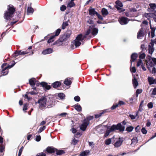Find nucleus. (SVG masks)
Listing matches in <instances>:
<instances>
[{"instance_id": "bb28decb", "label": "nucleus", "mask_w": 156, "mask_h": 156, "mask_svg": "<svg viewBox=\"0 0 156 156\" xmlns=\"http://www.w3.org/2000/svg\"><path fill=\"white\" fill-rule=\"evenodd\" d=\"M55 152L56 154L57 155H60L63 154L65 153V152L63 150H58L57 149H56Z\"/></svg>"}, {"instance_id": "dca6fc26", "label": "nucleus", "mask_w": 156, "mask_h": 156, "mask_svg": "<svg viewBox=\"0 0 156 156\" xmlns=\"http://www.w3.org/2000/svg\"><path fill=\"white\" fill-rule=\"evenodd\" d=\"M40 84L43 87L47 90H49L50 89V85H48L47 83L45 82H41Z\"/></svg>"}, {"instance_id": "4be33fe9", "label": "nucleus", "mask_w": 156, "mask_h": 156, "mask_svg": "<svg viewBox=\"0 0 156 156\" xmlns=\"http://www.w3.org/2000/svg\"><path fill=\"white\" fill-rule=\"evenodd\" d=\"M90 15L91 16H93L95 14H96L97 12L95 11L94 9L91 8L89 10Z\"/></svg>"}, {"instance_id": "ea45409f", "label": "nucleus", "mask_w": 156, "mask_h": 156, "mask_svg": "<svg viewBox=\"0 0 156 156\" xmlns=\"http://www.w3.org/2000/svg\"><path fill=\"white\" fill-rule=\"evenodd\" d=\"M78 142V140L75 139V138H73L71 142V144L73 145H75Z\"/></svg>"}, {"instance_id": "5fc2aeb1", "label": "nucleus", "mask_w": 156, "mask_h": 156, "mask_svg": "<svg viewBox=\"0 0 156 156\" xmlns=\"http://www.w3.org/2000/svg\"><path fill=\"white\" fill-rule=\"evenodd\" d=\"M142 92V90L138 89L136 92V94H137V95H138L139 94L141 93Z\"/></svg>"}, {"instance_id": "39448f33", "label": "nucleus", "mask_w": 156, "mask_h": 156, "mask_svg": "<svg viewBox=\"0 0 156 156\" xmlns=\"http://www.w3.org/2000/svg\"><path fill=\"white\" fill-rule=\"evenodd\" d=\"M150 67H148V69L152 74H155L156 73V69L155 65L156 64V58H152L150 59L148 62Z\"/></svg>"}, {"instance_id": "393cba45", "label": "nucleus", "mask_w": 156, "mask_h": 156, "mask_svg": "<svg viewBox=\"0 0 156 156\" xmlns=\"http://www.w3.org/2000/svg\"><path fill=\"white\" fill-rule=\"evenodd\" d=\"M89 150H86L82 152L80 154V156H86L87 155L90 153Z\"/></svg>"}, {"instance_id": "f03ea898", "label": "nucleus", "mask_w": 156, "mask_h": 156, "mask_svg": "<svg viewBox=\"0 0 156 156\" xmlns=\"http://www.w3.org/2000/svg\"><path fill=\"white\" fill-rule=\"evenodd\" d=\"M125 127L122 126L121 123H119L117 125H113L110 128V129H107L104 135L105 137H107L111 132L115 130H119L120 132H123L125 129Z\"/></svg>"}, {"instance_id": "5701e85b", "label": "nucleus", "mask_w": 156, "mask_h": 156, "mask_svg": "<svg viewBox=\"0 0 156 156\" xmlns=\"http://www.w3.org/2000/svg\"><path fill=\"white\" fill-rule=\"evenodd\" d=\"M133 83L135 88L138 85V83L137 81V80L135 77H133Z\"/></svg>"}, {"instance_id": "6ab92c4d", "label": "nucleus", "mask_w": 156, "mask_h": 156, "mask_svg": "<svg viewBox=\"0 0 156 156\" xmlns=\"http://www.w3.org/2000/svg\"><path fill=\"white\" fill-rule=\"evenodd\" d=\"M71 80V79L69 78H66L64 81V83L67 86L71 85L72 83Z\"/></svg>"}, {"instance_id": "a19ab883", "label": "nucleus", "mask_w": 156, "mask_h": 156, "mask_svg": "<svg viewBox=\"0 0 156 156\" xmlns=\"http://www.w3.org/2000/svg\"><path fill=\"white\" fill-rule=\"evenodd\" d=\"M61 30L60 29H57L56 31L55 35L54 36H55V37L58 36L60 33Z\"/></svg>"}, {"instance_id": "79ce46f5", "label": "nucleus", "mask_w": 156, "mask_h": 156, "mask_svg": "<svg viewBox=\"0 0 156 156\" xmlns=\"http://www.w3.org/2000/svg\"><path fill=\"white\" fill-rule=\"evenodd\" d=\"M19 55H20L19 54V51H16L12 54V56L13 57L16 58Z\"/></svg>"}, {"instance_id": "20e7f679", "label": "nucleus", "mask_w": 156, "mask_h": 156, "mask_svg": "<svg viewBox=\"0 0 156 156\" xmlns=\"http://www.w3.org/2000/svg\"><path fill=\"white\" fill-rule=\"evenodd\" d=\"M150 8L148 9V11L151 12L150 13L147 14L149 16H151L153 17L154 21L156 22V5L155 4L151 3L149 4Z\"/></svg>"}, {"instance_id": "423d86ee", "label": "nucleus", "mask_w": 156, "mask_h": 156, "mask_svg": "<svg viewBox=\"0 0 156 156\" xmlns=\"http://www.w3.org/2000/svg\"><path fill=\"white\" fill-rule=\"evenodd\" d=\"M15 64V63H14L11 65L7 66L6 63L3 64L2 66V75L5 76L9 72L8 69L12 68L14 66Z\"/></svg>"}, {"instance_id": "f704fd0d", "label": "nucleus", "mask_w": 156, "mask_h": 156, "mask_svg": "<svg viewBox=\"0 0 156 156\" xmlns=\"http://www.w3.org/2000/svg\"><path fill=\"white\" fill-rule=\"evenodd\" d=\"M133 129V127L132 126H129L127 127L126 129V130L128 132H131Z\"/></svg>"}, {"instance_id": "6e6552de", "label": "nucleus", "mask_w": 156, "mask_h": 156, "mask_svg": "<svg viewBox=\"0 0 156 156\" xmlns=\"http://www.w3.org/2000/svg\"><path fill=\"white\" fill-rule=\"evenodd\" d=\"M89 122L87 120H84L82 124L80 126V129L83 131H84L88 125Z\"/></svg>"}, {"instance_id": "680f3d73", "label": "nucleus", "mask_w": 156, "mask_h": 156, "mask_svg": "<svg viewBox=\"0 0 156 156\" xmlns=\"http://www.w3.org/2000/svg\"><path fill=\"white\" fill-rule=\"evenodd\" d=\"M96 15L97 16L99 19L101 20H103V18L101 15L98 13H97V14Z\"/></svg>"}, {"instance_id": "7ed1b4c3", "label": "nucleus", "mask_w": 156, "mask_h": 156, "mask_svg": "<svg viewBox=\"0 0 156 156\" xmlns=\"http://www.w3.org/2000/svg\"><path fill=\"white\" fill-rule=\"evenodd\" d=\"M15 11V9L13 6L9 5L8 6L7 11L4 13V18L7 20H9L12 17V15Z\"/></svg>"}, {"instance_id": "0e129e2a", "label": "nucleus", "mask_w": 156, "mask_h": 156, "mask_svg": "<svg viewBox=\"0 0 156 156\" xmlns=\"http://www.w3.org/2000/svg\"><path fill=\"white\" fill-rule=\"evenodd\" d=\"M124 104H125V103L124 102H123L122 101H120L119 102V103H118V105H124Z\"/></svg>"}, {"instance_id": "9d476101", "label": "nucleus", "mask_w": 156, "mask_h": 156, "mask_svg": "<svg viewBox=\"0 0 156 156\" xmlns=\"http://www.w3.org/2000/svg\"><path fill=\"white\" fill-rule=\"evenodd\" d=\"M123 141V140L121 138H119L116 141L114 144V146L116 147H120Z\"/></svg>"}, {"instance_id": "bf43d9fd", "label": "nucleus", "mask_w": 156, "mask_h": 156, "mask_svg": "<svg viewBox=\"0 0 156 156\" xmlns=\"http://www.w3.org/2000/svg\"><path fill=\"white\" fill-rule=\"evenodd\" d=\"M141 49H142V51H144L146 49V48L144 44H142L141 45Z\"/></svg>"}, {"instance_id": "603ef678", "label": "nucleus", "mask_w": 156, "mask_h": 156, "mask_svg": "<svg viewBox=\"0 0 156 156\" xmlns=\"http://www.w3.org/2000/svg\"><path fill=\"white\" fill-rule=\"evenodd\" d=\"M4 147L3 145H1L0 146V152H2L3 151Z\"/></svg>"}, {"instance_id": "f8f14e48", "label": "nucleus", "mask_w": 156, "mask_h": 156, "mask_svg": "<svg viewBox=\"0 0 156 156\" xmlns=\"http://www.w3.org/2000/svg\"><path fill=\"white\" fill-rule=\"evenodd\" d=\"M144 36V30L142 28L140 29L137 33V38L140 39Z\"/></svg>"}, {"instance_id": "2f4dec72", "label": "nucleus", "mask_w": 156, "mask_h": 156, "mask_svg": "<svg viewBox=\"0 0 156 156\" xmlns=\"http://www.w3.org/2000/svg\"><path fill=\"white\" fill-rule=\"evenodd\" d=\"M75 5L73 1H71L67 5V7L72 8Z\"/></svg>"}, {"instance_id": "a18cd8bd", "label": "nucleus", "mask_w": 156, "mask_h": 156, "mask_svg": "<svg viewBox=\"0 0 156 156\" xmlns=\"http://www.w3.org/2000/svg\"><path fill=\"white\" fill-rule=\"evenodd\" d=\"M147 107L149 108H151L153 107V103L152 102H150L147 104Z\"/></svg>"}, {"instance_id": "09e8293b", "label": "nucleus", "mask_w": 156, "mask_h": 156, "mask_svg": "<svg viewBox=\"0 0 156 156\" xmlns=\"http://www.w3.org/2000/svg\"><path fill=\"white\" fill-rule=\"evenodd\" d=\"M66 9V7L64 5H62L60 7V10L62 11H65Z\"/></svg>"}, {"instance_id": "f3484780", "label": "nucleus", "mask_w": 156, "mask_h": 156, "mask_svg": "<svg viewBox=\"0 0 156 156\" xmlns=\"http://www.w3.org/2000/svg\"><path fill=\"white\" fill-rule=\"evenodd\" d=\"M115 3L117 5L116 6V8L118 10L119 9L120 7H122L123 6L121 2L119 0L115 2Z\"/></svg>"}, {"instance_id": "aec40b11", "label": "nucleus", "mask_w": 156, "mask_h": 156, "mask_svg": "<svg viewBox=\"0 0 156 156\" xmlns=\"http://www.w3.org/2000/svg\"><path fill=\"white\" fill-rule=\"evenodd\" d=\"M137 57V55L135 53H134L131 55V63H132V62H134L136 60Z\"/></svg>"}, {"instance_id": "e2e57ef3", "label": "nucleus", "mask_w": 156, "mask_h": 156, "mask_svg": "<svg viewBox=\"0 0 156 156\" xmlns=\"http://www.w3.org/2000/svg\"><path fill=\"white\" fill-rule=\"evenodd\" d=\"M27 109V105H25L23 107V111H25Z\"/></svg>"}, {"instance_id": "473e14b6", "label": "nucleus", "mask_w": 156, "mask_h": 156, "mask_svg": "<svg viewBox=\"0 0 156 156\" xmlns=\"http://www.w3.org/2000/svg\"><path fill=\"white\" fill-rule=\"evenodd\" d=\"M106 112V110H104L103 111V112L102 113H99V114H98L95 115V118H99V117H100L101 115L102 114H103L104 113H105Z\"/></svg>"}, {"instance_id": "4d7b16f0", "label": "nucleus", "mask_w": 156, "mask_h": 156, "mask_svg": "<svg viewBox=\"0 0 156 156\" xmlns=\"http://www.w3.org/2000/svg\"><path fill=\"white\" fill-rule=\"evenodd\" d=\"M156 94V87L154 88L151 93V95H155Z\"/></svg>"}, {"instance_id": "9b49d317", "label": "nucleus", "mask_w": 156, "mask_h": 156, "mask_svg": "<svg viewBox=\"0 0 156 156\" xmlns=\"http://www.w3.org/2000/svg\"><path fill=\"white\" fill-rule=\"evenodd\" d=\"M155 43L154 41L152 40H151V45H149V48L148 49L149 53L151 54L154 50L153 46L154 45V44Z\"/></svg>"}, {"instance_id": "a878e982", "label": "nucleus", "mask_w": 156, "mask_h": 156, "mask_svg": "<svg viewBox=\"0 0 156 156\" xmlns=\"http://www.w3.org/2000/svg\"><path fill=\"white\" fill-rule=\"evenodd\" d=\"M150 27H151V37L153 38L155 36L154 33H155V28L154 27H152L151 26V24H150Z\"/></svg>"}, {"instance_id": "6e6d98bb", "label": "nucleus", "mask_w": 156, "mask_h": 156, "mask_svg": "<svg viewBox=\"0 0 156 156\" xmlns=\"http://www.w3.org/2000/svg\"><path fill=\"white\" fill-rule=\"evenodd\" d=\"M130 70L131 72L135 73L136 72V69L134 67L130 68Z\"/></svg>"}, {"instance_id": "c756f323", "label": "nucleus", "mask_w": 156, "mask_h": 156, "mask_svg": "<svg viewBox=\"0 0 156 156\" xmlns=\"http://www.w3.org/2000/svg\"><path fill=\"white\" fill-rule=\"evenodd\" d=\"M75 108L78 111L80 112L81 111L82 108L80 105H76L75 106Z\"/></svg>"}, {"instance_id": "cd10ccee", "label": "nucleus", "mask_w": 156, "mask_h": 156, "mask_svg": "<svg viewBox=\"0 0 156 156\" xmlns=\"http://www.w3.org/2000/svg\"><path fill=\"white\" fill-rule=\"evenodd\" d=\"M101 12L102 14L104 16H105L108 15V12L107 11V9L105 8H103L101 10Z\"/></svg>"}, {"instance_id": "69168bd1", "label": "nucleus", "mask_w": 156, "mask_h": 156, "mask_svg": "<svg viewBox=\"0 0 156 156\" xmlns=\"http://www.w3.org/2000/svg\"><path fill=\"white\" fill-rule=\"evenodd\" d=\"M66 114H67L66 113L64 112V113H62L59 114L58 115L59 116H65L66 115Z\"/></svg>"}, {"instance_id": "58836bf2", "label": "nucleus", "mask_w": 156, "mask_h": 156, "mask_svg": "<svg viewBox=\"0 0 156 156\" xmlns=\"http://www.w3.org/2000/svg\"><path fill=\"white\" fill-rule=\"evenodd\" d=\"M143 65V63L142 62V61L141 59H140L137 62V66L138 67L140 66H142Z\"/></svg>"}, {"instance_id": "37998d69", "label": "nucleus", "mask_w": 156, "mask_h": 156, "mask_svg": "<svg viewBox=\"0 0 156 156\" xmlns=\"http://www.w3.org/2000/svg\"><path fill=\"white\" fill-rule=\"evenodd\" d=\"M45 128H46V127L44 126H43L42 127H40L39 128V131L38 132V133H41V132H42V131H43L44 130V129H45Z\"/></svg>"}, {"instance_id": "49530a36", "label": "nucleus", "mask_w": 156, "mask_h": 156, "mask_svg": "<svg viewBox=\"0 0 156 156\" xmlns=\"http://www.w3.org/2000/svg\"><path fill=\"white\" fill-rule=\"evenodd\" d=\"M74 100L75 101L78 102L80 100V98L78 96H75L74 98Z\"/></svg>"}, {"instance_id": "412c9836", "label": "nucleus", "mask_w": 156, "mask_h": 156, "mask_svg": "<svg viewBox=\"0 0 156 156\" xmlns=\"http://www.w3.org/2000/svg\"><path fill=\"white\" fill-rule=\"evenodd\" d=\"M61 84V82L59 81H56L52 84V86L54 88H57L59 87Z\"/></svg>"}, {"instance_id": "13d9d810", "label": "nucleus", "mask_w": 156, "mask_h": 156, "mask_svg": "<svg viewBox=\"0 0 156 156\" xmlns=\"http://www.w3.org/2000/svg\"><path fill=\"white\" fill-rule=\"evenodd\" d=\"M41 136H37L36 137V140L37 141H39L41 140Z\"/></svg>"}, {"instance_id": "1a4fd4ad", "label": "nucleus", "mask_w": 156, "mask_h": 156, "mask_svg": "<svg viewBox=\"0 0 156 156\" xmlns=\"http://www.w3.org/2000/svg\"><path fill=\"white\" fill-rule=\"evenodd\" d=\"M119 21L121 25H125L128 23L129 20L127 18L122 17L119 19Z\"/></svg>"}, {"instance_id": "864d4df0", "label": "nucleus", "mask_w": 156, "mask_h": 156, "mask_svg": "<svg viewBox=\"0 0 156 156\" xmlns=\"http://www.w3.org/2000/svg\"><path fill=\"white\" fill-rule=\"evenodd\" d=\"M46 155V154H45L43 152H41L37 154L36 156H45Z\"/></svg>"}, {"instance_id": "2eb2a0df", "label": "nucleus", "mask_w": 156, "mask_h": 156, "mask_svg": "<svg viewBox=\"0 0 156 156\" xmlns=\"http://www.w3.org/2000/svg\"><path fill=\"white\" fill-rule=\"evenodd\" d=\"M56 149L52 147H48L46 149V151L49 153H52L55 152Z\"/></svg>"}, {"instance_id": "4c0bfd02", "label": "nucleus", "mask_w": 156, "mask_h": 156, "mask_svg": "<svg viewBox=\"0 0 156 156\" xmlns=\"http://www.w3.org/2000/svg\"><path fill=\"white\" fill-rule=\"evenodd\" d=\"M138 112L136 113V115H129V116L132 119H135L136 117L138 115Z\"/></svg>"}, {"instance_id": "774afa93", "label": "nucleus", "mask_w": 156, "mask_h": 156, "mask_svg": "<svg viewBox=\"0 0 156 156\" xmlns=\"http://www.w3.org/2000/svg\"><path fill=\"white\" fill-rule=\"evenodd\" d=\"M131 11L133 12H135L136 11V10L135 8H132L131 9Z\"/></svg>"}, {"instance_id": "0eeeda50", "label": "nucleus", "mask_w": 156, "mask_h": 156, "mask_svg": "<svg viewBox=\"0 0 156 156\" xmlns=\"http://www.w3.org/2000/svg\"><path fill=\"white\" fill-rule=\"evenodd\" d=\"M46 101V99L44 98L39 99L38 103L39 104V108L42 109L43 107H45Z\"/></svg>"}, {"instance_id": "c9c22d12", "label": "nucleus", "mask_w": 156, "mask_h": 156, "mask_svg": "<svg viewBox=\"0 0 156 156\" xmlns=\"http://www.w3.org/2000/svg\"><path fill=\"white\" fill-rule=\"evenodd\" d=\"M112 142V140L111 139H108L106 140L105 141V144L107 145H109Z\"/></svg>"}, {"instance_id": "338daca9", "label": "nucleus", "mask_w": 156, "mask_h": 156, "mask_svg": "<svg viewBox=\"0 0 156 156\" xmlns=\"http://www.w3.org/2000/svg\"><path fill=\"white\" fill-rule=\"evenodd\" d=\"M87 22L89 24H92L93 23V21L91 20H89L87 21Z\"/></svg>"}, {"instance_id": "c85d7f7f", "label": "nucleus", "mask_w": 156, "mask_h": 156, "mask_svg": "<svg viewBox=\"0 0 156 156\" xmlns=\"http://www.w3.org/2000/svg\"><path fill=\"white\" fill-rule=\"evenodd\" d=\"M58 96L61 99H64L65 95L63 93H59L58 94Z\"/></svg>"}, {"instance_id": "ddd939ff", "label": "nucleus", "mask_w": 156, "mask_h": 156, "mask_svg": "<svg viewBox=\"0 0 156 156\" xmlns=\"http://www.w3.org/2000/svg\"><path fill=\"white\" fill-rule=\"evenodd\" d=\"M53 51V49L51 48H48L44 50L42 52V54L44 55L50 54L52 53Z\"/></svg>"}, {"instance_id": "b1692460", "label": "nucleus", "mask_w": 156, "mask_h": 156, "mask_svg": "<svg viewBox=\"0 0 156 156\" xmlns=\"http://www.w3.org/2000/svg\"><path fill=\"white\" fill-rule=\"evenodd\" d=\"M34 11V9L31 7H28L27 9V15L32 14Z\"/></svg>"}, {"instance_id": "e433bc0d", "label": "nucleus", "mask_w": 156, "mask_h": 156, "mask_svg": "<svg viewBox=\"0 0 156 156\" xmlns=\"http://www.w3.org/2000/svg\"><path fill=\"white\" fill-rule=\"evenodd\" d=\"M68 25L67 22H64L62 25V29H64Z\"/></svg>"}, {"instance_id": "7c9ffc66", "label": "nucleus", "mask_w": 156, "mask_h": 156, "mask_svg": "<svg viewBox=\"0 0 156 156\" xmlns=\"http://www.w3.org/2000/svg\"><path fill=\"white\" fill-rule=\"evenodd\" d=\"M55 37V36H51L48 40V43H50L54 41Z\"/></svg>"}, {"instance_id": "72a5a7b5", "label": "nucleus", "mask_w": 156, "mask_h": 156, "mask_svg": "<svg viewBox=\"0 0 156 156\" xmlns=\"http://www.w3.org/2000/svg\"><path fill=\"white\" fill-rule=\"evenodd\" d=\"M132 143L131 144H136L137 142V138L136 137H134L133 138L132 140Z\"/></svg>"}, {"instance_id": "8fccbe9b", "label": "nucleus", "mask_w": 156, "mask_h": 156, "mask_svg": "<svg viewBox=\"0 0 156 156\" xmlns=\"http://www.w3.org/2000/svg\"><path fill=\"white\" fill-rule=\"evenodd\" d=\"M145 57V55L144 53H143L140 54L139 56V58L140 59H143Z\"/></svg>"}, {"instance_id": "de8ad7c7", "label": "nucleus", "mask_w": 156, "mask_h": 156, "mask_svg": "<svg viewBox=\"0 0 156 156\" xmlns=\"http://www.w3.org/2000/svg\"><path fill=\"white\" fill-rule=\"evenodd\" d=\"M118 106V104H114L111 107V108L112 110H113V109H115L116 108H117Z\"/></svg>"}, {"instance_id": "3c124183", "label": "nucleus", "mask_w": 156, "mask_h": 156, "mask_svg": "<svg viewBox=\"0 0 156 156\" xmlns=\"http://www.w3.org/2000/svg\"><path fill=\"white\" fill-rule=\"evenodd\" d=\"M141 132L143 134H146L147 133V130L144 128H143L142 129Z\"/></svg>"}, {"instance_id": "a211bd4d", "label": "nucleus", "mask_w": 156, "mask_h": 156, "mask_svg": "<svg viewBox=\"0 0 156 156\" xmlns=\"http://www.w3.org/2000/svg\"><path fill=\"white\" fill-rule=\"evenodd\" d=\"M38 81L36 80V79L34 78H32L29 80V83L31 86H34L35 85L36 83Z\"/></svg>"}, {"instance_id": "c03bdc74", "label": "nucleus", "mask_w": 156, "mask_h": 156, "mask_svg": "<svg viewBox=\"0 0 156 156\" xmlns=\"http://www.w3.org/2000/svg\"><path fill=\"white\" fill-rule=\"evenodd\" d=\"M19 52V54L20 55H25L26 54L28 53V52L26 51H18Z\"/></svg>"}, {"instance_id": "052dcab7", "label": "nucleus", "mask_w": 156, "mask_h": 156, "mask_svg": "<svg viewBox=\"0 0 156 156\" xmlns=\"http://www.w3.org/2000/svg\"><path fill=\"white\" fill-rule=\"evenodd\" d=\"M71 34V31L69 30H68L67 32V33L66 34V36L67 37H69L70 35Z\"/></svg>"}, {"instance_id": "f257e3e1", "label": "nucleus", "mask_w": 156, "mask_h": 156, "mask_svg": "<svg viewBox=\"0 0 156 156\" xmlns=\"http://www.w3.org/2000/svg\"><path fill=\"white\" fill-rule=\"evenodd\" d=\"M98 29L92 26H90L88 30L86 32L84 36H83L81 34H79L76 39L72 42L71 45H74L76 48L79 46L85 38H90L92 36H94L98 33Z\"/></svg>"}, {"instance_id": "4468645a", "label": "nucleus", "mask_w": 156, "mask_h": 156, "mask_svg": "<svg viewBox=\"0 0 156 156\" xmlns=\"http://www.w3.org/2000/svg\"><path fill=\"white\" fill-rule=\"evenodd\" d=\"M148 80L150 85L155 84L156 83V79H154L151 77H149L148 78Z\"/></svg>"}]
</instances>
